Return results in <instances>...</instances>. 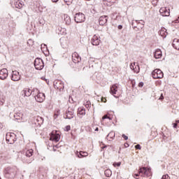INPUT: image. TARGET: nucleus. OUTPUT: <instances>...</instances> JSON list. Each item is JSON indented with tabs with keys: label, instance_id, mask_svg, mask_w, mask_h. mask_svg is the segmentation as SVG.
Masks as SVG:
<instances>
[{
	"label": "nucleus",
	"instance_id": "obj_1",
	"mask_svg": "<svg viewBox=\"0 0 179 179\" xmlns=\"http://www.w3.org/2000/svg\"><path fill=\"white\" fill-rule=\"evenodd\" d=\"M16 174H17V167L16 166H8L4 170V175L6 178L13 179L16 177Z\"/></svg>",
	"mask_w": 179,
	"mask_h": 179
},
{
	"label": "nucleus",
	"instance_id": "obj_2",
	"mask_svg": "<svg viewBox=\"0 0 179 179\" xmlns=\"http://www.w3.org/2000/svg\"><path fill=\"white\" fill-rule=\"evenodd\" d=\"M35 93H38V90L37 88H34L32 90L29 88H24L22 90V96L26 97H30V96H36Z\"/></svg>",
	"mask_w": 179,
	"mask_h": 179
},
{
	"label": "nucleus",
	"instance_id": "obj_3",
	"mask_svg": "<svg viewBox=\"0 0 179 179\" xmlns=\"http://www.w3.org/2000/svg\"><path fill=\"white\" fill-rule=\"evenodd\" d=\"M34 66L37 71H41L44 68V62L41 58H36L34 61Z\"/></svg>",
	"mask_w": 179,
	"mask_h": 179
},
{
	"label": "nucleus",
	"instance_id": "obj_4",
	"mask_svg": "<svg viewBox=\"0 0 179 179\" xmlns=\"http://www.w3.org/2000/svg\"><path fill=\"white\" fill-rule=\"evenodd\" d=\"M152 78L153 79H162L164 78V74L163 73V71L159 69H155L152 72Z\"/></svg>",
	"mask_w": 179,
	"mask_h": 179
},
{
	"label": "nucleus",
	"instance_id": "obj_5",
	"mask_svg": "<svg viewBox=\"0 0 179 179\" xmlns=\"http://www.w3.org/2000/svg\"><path fill=\"white\" fill-rule=\"evenodd\" d=\"M74 20L76 23H83L86 20V16L82 13H78L74 17Z\"/></svg>",
	"mask_w": 179,
	"mask_h": 179
},
{
	"label": "nucleus",
	"instance_id": "obj_6",
	"mask_svg": "<svg viewBox=\"0 0 179 179\" xmlns=\"http://www.w3.org/2000/svg\"><path fill=\"white\" fill-rule=\"evenodd\" d=\"M35 99L38 103H43L45 100V94L40 92L38 90V92H35Z\"/></svg>",
	"mask_w": 179,
	"mask_h": 179
},
{
	"label": "nucleus",
	"instance_id": "obj_7",
	"mask_svg": "<svg viewBox=\"0 0 179 179\" xmlns=\"http://www.w3.org/2000/svg\"><path fill=\"white\" fill-rule=\"evenodd\" d=\"M6 141L10 145H13L16 142V135L15 134L8 133L6 134Z\"/></svg>",
	"mask_w": 179,
	"mask_h": 179
},
{
	"label": "nucleus",
	"instance_id": "obj_8",
	"mask_svg": "<svg viewBox=\"0 0 179 179\" xmlns=\"http://www.w3.org/2000/svg\"><path fill=\"white\" fill-rule=\"evenodd\" d=\"M73 114H75L73 109L69 108L64 116V118L66 120H72V118H73Z\"/></svg>",
	"mask_w": 179,
	"mask_h": 179
},
{
	"label": "nucleus",
	"instance_id": "obj_9",
	"mask_svg": "<svg viewBox=\"0 0 179 179\" xmlns=\"http://www.w3.org/2000/svg\"><path fill=\"white\" fill-rule=\"evenodd\" d=\"M159 13L162 15V16L169 17L170 16V9H167L166 7H162L159 9Z\"/></svg>",
	"mask_w": 179,
	"mask_h": 179
},
{
	"label": "nucleus",
	"instance_id": "obj_10",
	"mask_svg": "<svg viewBox=\"0 0 179 179\" xmlns=\"http://www.w3.org/2000/svg\"><path fill=\"white\" fill-rule=\"evenodd\" d=\"M11 80H13V82H17L20 80V74L17 71H13L12 72Z\"/></svg>",
	"mask_w": 179,
	"mask_h": 179
},
{
	"label": "nucleus",
	"instance_id": "obj_11",
	"mask_svg": "<svg viewBox=\"0 0 179 179\" xmlns=\"http://www.w3.org/2000/svg\"><path fill=\"white\" fill-rule=\"evenodd\" d=\"M92 45H99L100 44V36L99 35H94L91 39Z\"/></svg>",
	"mask_w": 179,
	"mask_h": 179
},
{
	"label": "nucleus",
	"instance_id": "obj_12",
	"mask_svg": "<svg viewBox=\"0 0 179 179\" xmlns=\"http://www.w3.org/2000/svg\"><path fill=\"white\" fill-rule=\"evenodd\" d=\"M8 69H3L0 71V79L1 80H5V79H6V78H8Z\"/></svg>",
	"mask_w": 179,
	"mask_h": 179
},
{
	"label": "nucleus",
	"instance_id": "obj_13",
	"mask_svg": "<svg viewBox=\"0 0 179 179\" xmlns=\"http://www.w3.org/2000/svg\"><path fill=\"white\" fill-rule=\"evenodd\" d=\"M54 87L57 90H59V92H62V90H64V83H62L61 81L55 82Z\"/></svg>",
	"mask_w": 179,
	"mask_h": 179
},
{
	"label": "nucleus",
	"instance_id": "obj_14",
	"mask_svg": "<svg viewBox=\"0 0 179 179\" xmlns=\"http://www.w3.org/2000/svg\"><path fill=\"white\" fill-rule=\"evenodd\" d=\"M72 59H73V62H74L75 64H78V62H80V61H82V58L76 52H74L72 55Z\"/></svg>",
	"mask_w": 179,
	"mask_h": 179
},
{
	"label": "nucleus",
	"instance_id": "obj_15",
	"mask_svg": "<svg viewBox=\"0 0 179 179\" xmlns=\"http://www.w3.org/2000/svg\"><path fill=\"white\" fill-rule=\"evenodd\" d=\"M108 20V16L103 15L101 16L99 19L100 26H104L107 23V20Z\"/></svg>",
	"mask_w": 179,
	"mask_h": 179
},
{
	"label": "nucleus",
	"instance_id": "obj_16",
	"mask_svg": "<svg viewBox=\"0 0 179 179\" xmlns=\"http://www.w3.org/2000/svg\"><path fill=\"white\" fill-rule=\"evenodd\" d=\"M88 153L85 151H76V155L78 157L79 159H83V157H87L88 156Z\"/></svg>",
	"mask_w": 179,
	"mask_h": 179
},
{
	"label": "nucleus",
	"instance_id": "obj_17",
	"mask_svg": "<svg viewBox=\"0 0 179 179\" xmlns=\"http://www.w3.org/2000/svg\"><path fill=\"white\" fill-rule=\"evenodd\" d=\"M158 33L161 37H163V38L167 37V29L165 28H162Z\"/></svg>",
	"mask_w": 179,
	"mask_h": 179
},
{
	"label": "nucleus",
	"instance_id": "obj_18",
	"mask_svg": "<svg viewBox=\"0 0 179 179\" xmlns=\"http://www.w3.org/2000/svg\"><path fill=\"white\" fill-rule=\"evenodd\" d=\"M162 50H160V49H157V50H155V54H154V57L156 59H159V58H162Z\"/></svg>",
	"mask_w": 179,
	"mask_h": 179
},
{
	"label": "nucleus",
	"instance_id": "obj_19",
	"mask_svg": "<svg viewBox=\"0 0 179 179\" xmlns=\"http://www.w3.org/2000/svg\"><path fill=\"white\" fill-rule=\"evenodd\" d=\"M172 45L175 50H179V39L175 38L173 41Z\"/></svg>",
	"mask_w": 179,
	"mask_h": 179
},
{
	"label": "nucleus",
	"instance_id": "obj_20",
	"mask_svg": "<svg viewBox=\"0 0 179 179\" xmlns=\"http://www.w3.org/2000/svg\"><path fill=\"white\" fill-rule=\"evenodd\" d=\"M64 22L67 25L71 24V17H69V15H68L66 14H64Z\"/></svg>",
	"mask_w": 179,
	"mask_h": 179
},
{
	"label": "nucleus",
	"instance_id": "obj_21",
	"mask_svg": "<svg viewBox=\"0 0 179 179\" xmlns=\"http://www.w3.org/2000/svg\"><path fill=\"white\" fill-rule=\"evenodd\" d=\"M117 89H118V87H117V85L115 84L113 85L110 87V92L111 93V94H116Z\"/></svg>",
	"mask_w": 179,
	"mask_h": 179
},
{
	"label": "nucleus",
	"instance_id": "obj_22",
	"mask_svg": "<svg viewBox=\"0 0 179 179\" xmlns=\"http://www.w3.org/2000/svg\"><path fill=\"white\" fill-rule=\"evenodd\" d=\"M52 141H54L55 142H59V139H61V136L59 134H54L53 136H51Z\"/></svg>",
	"mask_w": 179,
	"mask_h": 179
},
{
	"label": "nucleus",
	"instance_id": "obj_23",
	"mask_svg": "<svg viewBox=\"0 0 179 179\" xmlns=\"http://www.w3.org/2000/svg\"><path fill=\"white\" fill-rule=\"evenodd\" d=\"M34 152L33 149H29V150H27L25 151L24 155L27 157H31L33 156Z\"/></svg>",
	"mask_w": 179,
	"mask_h": 179
},
{
	"label": "nucleus",
	"instance_id": "obj_24",
	"mask_svg": "<svg viewBox=\"0 0 179 179\" xmlns=\"http://www.w3.org/2000/svg\"><path fill=\"white\" fill-rule=\"evenodd\" d=\"M15 7L17 8V9H22L23 8V4L19 1L14 3Z\"/></svg>",
	"mask_w": 179,
	"mask_h": 179
},
{
	"label": "nucleus",
	"instance_id": "obj_25",
	"mask_svg": "<svg viewBox=\"0 0 179 179\" xmlns=\"http://www.w3.org/2000/svg\"><path fill=\"white\" fill-rule=\"evenodd\" d=\"M22 117H23V114H22L20 113H17L14 114V118H15V120H17V121H19V120L22 118Z\"/></svg>",
	"mask_w": 179,
	"mask_h": 179
},
{
	"label": "nucleus",
	"instance_id": "obj_26",
	"mask_svg": "<svg viewBox=\"0 0 179 179\" xmlns=\"http://www.w3.org/2000/svg\"><path fill=\"white\" fill-rule=\"evenodd\" d=\"M148 172V171L146 170V168L143 167V168H140L139 169V174H144V176H146V173Z\"/></svg>",
	"mask_w": 179,
	"mask_h": 179
},
{
	"label": "nucleus",
	"instance_id": "obj_27",
	"mask_svg": "<svg viewBox=\"0 0 179 179\" xmlns=\"http://www.w3.org/2000/svg\"><path fill=\"white\" fill-rule=\"evenodd\" d=\"M107 138H110V139H114L115 138V132L110 131L108 135Z\"/></svg>",
	"mask_w": 179,
	"mask_h": 179
},
{
	"label": "nucleus",
	"instance_id": "obj_28",
	"mask_svg": "<svg viewBox=\"0 0 179 179\" xmlns=\"http://www.w3.org/2000/svg\"><path fill=\"white\" fill-rule=\"evenodd\" d=\"M113 174V172L110 169H106L105 171V176L106 177H111V175Z\"/></svg>",
	"mask_w": 179,
	"mask_h": 179
},
{
	"label": "nucleus",
	"instance_id": "obj_29",
	"mask_svg": "<svg viewBox=\"0 0 179 179\" xmlns=\"http://www.w3.org/2000/svg\"><path fill=\"white\" fill-rule=\"evenodd\" d=\"M78 114H80V115H85L86 110L83 108H80V110L78 111Z\"/></svg>",
	"mask_w": 179,
	"mask_h": 179
},
{
	"label": "nucleus",
	"instance_id": "obj_30",
	"mask_svg": "<svg viewBox=\"0 0 179 179\" xmlns=\"http://www.w3.org/2000/svg\"><path fill=\"white\" fill-rule=\"evenodd\" d=\"M36 120L38 121L39 124H43L44 122V118H43V117H41L40 116H38L37 117Z\"/></svg>",
	"mask_w": 179,
	"mask_h": 179
},
{
	"label": "nucleus",
	"instance_id": "obj_31",
	"mask_svg": "<svg viewBox=\"0 0 179 179\" xmlns=\"http://www.w3.org/2000/svg\"><path fill=\"white\" fill-rule=\"evenodd\" d=\"M136 23L142 24L143 26L145 24V21L141 20H135Z\"/></svg>",
	"mask_w": 179,
	"mask_h": 179
},
{
	"label": "nucleus",
	"instance_id": "obj_32",
	"mask_svg": "<svg viewBox=\"0 0 179 179\" xmlns=\"http://www.w3.org/2000/svg\"><path fill=\"white\" fill-rule=\"evenodd\" d=\"M58 115H59V110H57V113L54 115V118L56 120V118H58Z\"/></svg>",
	"mask_w": 179,
	"mask_h": 179
},
{
	"label": "nucleus",
	"instance_id": "obj_33",
	"mask_svg": "<svg viewBox=\"0 0 179 179\" xmlns=\"http://www.w3.org/2000/svg\"><path fill=\"white\" fill-rule=\"evenodd\" d=\"M90 106H92V104L90 103V101H87L85 104L86 108H90Z\"/></svg>",
	"mask_w": 179,
	"mask_h": 179
},
{
	"label": "nucleus",
	"instance_id": "obj_34",
	"mask_svg": "<svg viewBox=\"0 0 179 179\" xmlns=\"http://www.w3.org/2000/svg\"><path fill=\"white\" fill-rule=\"evenodd\" d=\"M41 79L42 80H45V82H46V83L48 85V83L50 82L48 79L45 78V77L43 76L41 78Z\"/></svg>",
	"mask_w": 179,
	"mask_h": 179
},
{
	"label": "nucleus",
	"instance_id": "obj_35",
	"mask_svg": "<svg viewBox=\"0 0 179 179\" xmlns=\"http://www.w3.org/2000/svg\"><path fill=\"white\" fill-rule=\"evenodd\" d=\"M64 2L66 3L67 5H71L72 0H64Z\"/></svg>",
	"mask_w": 179,
	"mask_h": 179
},
{
	"label": "nucleus",
	"instance_id": "obj_36",
	"mask_svg": "<svg viewBox=\"0 0 179 179\" xmlns=\"http://www.w3.org/2000/svg\"><path fill=\"white\" fill-rule=\"evenodd\" d=\"M64 131H66L67 132H68V131H71V126H70V125H67V126L65 127Z\"/></svg>",
	"mask_w": 179,
	"mask_h": 179
},
{
	"label": "nucleus",
	"instance_id": "obj_37",
	"mask_svg": "<svg viewBox=\"0 0 179 179\" xmlns=\"http://www.w3.org/2000/svg\"><path fill=\"white\" fill-rule=\"evenodd\" d=\"M111 120V118H110V117H108L107 115H105L103 117H102V120Z\"/></svg>",
	"mask_w": 179,
	"mask_h": 179
},
{
	"label": "nucleus",
	"instance_id": "obj_38",
	"mask_svg": "<svg viewBox=\"0 0 179 179\" xmlns=\"http://www.w3.org/2000/svg\"><path fill=\"white\" fill-rule=\"evenodd\" d=\"M135 148L138 150H141V149H142V148L141 147V145L139 144H137L136 145H135Z\"/></svg>",
	"mask_w": 179,
	"mask_h": 179
},
{
	"label": "nucleus",
	"instance_id": "obj_39",
	"mask_svg": "<svg viewBox=\"0 0 179 179\" xmlns=\"http://www.w3.org/2000/svg\"><path fill=\"white\" fill-rule=\"evenodd\" d=\"M161 179H170V178L169 177V176L166 175H164Z\"/></svg>",
	"mask_w": 179,
	"mask_h": 179
},
{
	"label": "nucleus",
	"instance_id": "obj_40",
	"mask_svg": "<svg viewBox=\"0 0 179 179\" xmlns=\"http://www.w3.org/2000/svg\"><path fill=\"white\" fill-rule=\"evenodd\" d=\"M5 103V99L3 98H2L1 99H0V104L1 106H3V104Z\"/></svg>",
	"mask_w": 179,
	"mask_h": 179
},
{
	"label": "nucleus",
	"instance_id": "obj_41",
	"mask_svg": "<svg viewBox=\"0 0 179 179\" xmlns=\"http://www.w3.org/2000/svg\"><path fill=\"white\" fill-rule=\"evenodd\" d=\"M122 137L124 138V141H128V136H126L125 134H122Z\"/></svg>",
	"mask_w": 179,
	"mask_h": 179
},
{
	"label": "nucleus",
	"instance_id": "obj_42",
	"mask_svg": "<svg viewBox=\"0 0 179 179\" xmlns=\"http://www.w3.org/2000/svg\"><path fill=\"white\" fill-rule=\"evenodd\" d=\"M113 166H117V167H120V166H121V162H117V163H115V164H113Z\"/></svg>",
	"mask_w": 179,
	"mask_h": 179
},
{
	"label": "nucleus",
	"instance_id": "obj_43",
	"mask_svg": "<svg viewBox=\"0 0 179 179\" xmlns=\"http://www.w3.org/2000/svg\"><path fill=\"white\" fill-rule=\"evenodd\" d=\"M138 87H143V82H141L138 83Z\"/></svg>",
	"mask_w": 179,
	"mask_h": 179
},
{
	"label": "nucleus",
	"instance_id": "obj_44",
	"mask_svg": "<svg viewBox=\"0 0 179 179\" xmlns=\"http://www.w3.org/2000/svg\"><path fill=\"white\" fill-rule=\"evenodd\" d=\"M164 96H163V94H161L159 100H164Z\"/></svg>",
	"mask_w": 179,
	"mask_h": 179
},
{
	"label": "nucleus",
	"instance_id": "obj_45",
	"mask_svg": "<svg viewBox=\"0 0 179 179\" xmlns=\"http://www.w3.org/2000/svg\"><path fill=\"white\" fill-rule=\"evenodd\" d=\"M131 26H132L133 29H136V25H135V22H133L131 23Z\"/></svg>",
	"mask_w": 179,
	"mask_h": 179
},
{
	"label": "nucleus",
	"instance_id": "obj_46",
	"mask_svg": "<svg viewBox=\"0 0 179 179\" xmlns=\"http://www.w3.org/2000/svg\"><path fill=\"white\" fill-rule=\"evenodd\" d=\"M130 69H132V71H135V68H134V64H130Z\"/></svg>",
	"mask_w": 179,
	"mask_h": 179
},
{
	"label": "nucleus",
	"instance_id": "obj_47",
	"mask_svg": "<svg viewBox=\"0 0 179 179\" xmlns=\"http://www.w3.org/2000/svg\"><path fill=\"white\" fill-rule=\"evenodd\" d=\"M139 174H141V173H135V174L134 175V178H136V177H139Z\"/></svg>",
	"mask_w": 179,
	"mask_h": 179
},
{
	"label": "nucleus",
	"instance_id": "obj_48",
	"mask_svg": "<svg viewBox=\"0 0 179 179\" xmlns=\"http://www.w3.org/2000/svg\"><path fill=\"white\" fill-rule=\"evenodd\" d=\"M108 2L111 3H115V0H109Z\"/></svg>",
	"mask_w": 179,
	"mask_h": 179
},
{
	"label": "nucleus",
	"instance_id": "obj_49",
	"mask_svg": "<svg viewBox=\"0 0 179 179\" xmlns=\"http://www.w3.org/2000/svg\"><path fill=\"white\" fill-rule=\"evenodd\" d=\"M173 128H177L178 124L177 123H173Z\"/></svg>",
	"mask_w": 179,
	"mask_h": 179
},
{
	"label": "nucleus",
	"instance_id": "obj_50",
	"mask_svg": "<svg viewBox=\"0 0 179 179\" xmlns=\"http://www.w3.org/2000/svg\"><path fill=\"white\" fill-rule=\"evenodd\" d=\"M117 29H119V30H122V25H118Z\"/></svg>",
	"mask_w": 179,
	"mask_h": 179
},
{
	"label": "nucleus",
	"instance_id": "obj_51",
	"mask_svg": "<svg viewBox=\"0 0 179 179\" xmlns=\"http://www.w3.org/2000/svg\"><path fill=\"white\" fill-rule=\"evenodd\" d=\"M124 147L129 148V144H128L127 143H124Z\"/></svg>",
	"mask_w": 179,
	"mask_h": 179
},
{
	"label": "nucleus",
	"instance_id": "obj_52",
	"mask_svg": "<svg viewBox=\"0 0 179 179\" xmlns=\"http://www.w3.org/2000/svg\"><path fill=\"white\" fill-rule=\"evenodd\" d=\"M58 1H59V0H52V2L57 3V2H58Z\"/></svg>",
	"mask_w": 179,
	"mask_h": 179
},
{
	"label": "nucleus",
	"instance_id": "obj_53",
	"mask_svg": "<svg viewBox=\"0 0 179 179\" xmlns=\"http://www.w3.org/2000/svg\"><path fill=\"white\" fill-rule=\"evenodd\" d=\"M3 126L2 125V123H0V129H2V127H3Z\"/></svg>",
	"mask_w": 179,
	"mask_h": 179
},
{
	"label": "nucleus",
	"instance_id": "obj_54",
	"mask_svg": "<svg viewBox=\"0 0 179 179\" xmlns=\"http://www.w3.org/2000/svg\"><path fill=\"white\" fill-rule=\"evenodd\" d=\"M101 101H103V103H106V101H104V98L101 99Z\"/></svg>",
	"mask_w": 179,
	"mask_h": 179
},
{
	"label": "nucleus",
	"instance_id": "obj_55",
	"mask_svg": "<svg viewBox=\"0 0 179 179\" xmlns=\"http://www.w3.org/2000/svg\"><path fill=\"white\" fill-rule=\"evenodd\" d=\"M95 131H99V127H96V128L95 129Z\"/></svg>",
	"mask_w": 179,
	"mask_h": 179
},
{
	"label": "nucleus",
	"instance_id": "obj_56",
	"mask_svg": "<svg viewBox=\"0 0 179 179\" xmlns=\"http://www.w3.org/2000/svg\"><path fill=\"white\" fill-rule=\"evenodd\" d=\"M177 123H178V124H179V120H177V121H176V124H177Z\"/></svg>",
	"mask_w": 179,
	"mask_h": 179
},
{
	"label": "nucleus",
	"instance_id": "obj_57",
	"mask_svg": "<svg viewBox=\"0 0 179 179\" xmlns=\"http://www.w3.org/2000/svg\"><path fill=\"white\" fill-rule=\"evenodd\" d=\"M103 1H106V2H108V1H110V0H103Z\"/></svg>",
	"mask_w": 179,
	"mask_h": 179
},
{
	"label": "nucleus",
	"instance_id": "obj_58",
	"mask_svg": "<svg viewBox=\"0 0 179 179\" xmlns=\"http://www.w3.org/2000/svg\"><path fill=\"white\" fill-rule=\"evenodd\" d=\"M105 148H107V146L103 147V149H104Z\"/></svg>",
	"mask_w": 179,
	"mask_h": 179
},
{
	"label": "nucleus",
	"instance_id": "obj_59",
	"mask_svg": "<svg viewBox=\"0 0 179 179\" xmlns=\"http://www.w3.org/2000/svg\"><path fill=\"white\" fill-rule=\"evenodd\" d=\"M83 155H86V153H83Z\"/></svg>",
	"mask_w": 179,
	"mask_h": 179
},
{
	"label": "nucleus",
	"instance_id": "obj_60",
	"mask_svg": "<svg viewBox=\"0 0 179 179\" xmlns=\"http://www.w3.org/2000/svg\"><path fill=\"white\" fill-rule=\"evenodd\" d=\"M28 163H31V162H28Z\"/></svg>",
	"mask_w": 179,
	"mask_h": 179
}]
</instances>
